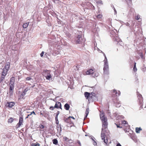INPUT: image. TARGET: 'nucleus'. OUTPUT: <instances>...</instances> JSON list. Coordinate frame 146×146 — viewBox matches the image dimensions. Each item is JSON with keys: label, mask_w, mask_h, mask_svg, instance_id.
<instances>
[{"label": "nucleus", "mask_w": 146, "mask_h": 146, "mask_svg": "<svg viewBox=\"0 0 146 146\" xmlns=\"http://www.w3.org/2000/svg\"><path fill=\"white\" fill-rule=\"evenodd\" d=\"M76 67L77 68L78 70H79V66L78 65H77L76 66Z\"/></svg>", "instance_id": "c03bdc74"}, {"label": "nucleus", "mask_w": 146, "mask_h": 146, "mask_svg": "<svg viewBox=\"0 0 146 146\" xmlns=\"http://www.w3.org/2000/svg\"><path fill=\"white\" fill-rule=\"evenodd\" d=\"M15 104L14 102H7L6 104L7 107L9 108H11Z\"/></svg>", "instance_id": "1a4fd4ad"}, {"label": "nucleus", "mask_w": 146, "mask_h": 146, "mask_svg": "<svg viewBox=\"0 0 146 146\" xmlns=\"http://www.w3.org/2000/svg\"><path fill=\"white\" fill-rule=\"evenodd\" d=\"M29 90L28 88H26L25 90H24V92H23V93H22V95H24L26 94V92Z\"/></svg>", "instance_id": "bb28decb"}, {"label": "nucleus", "mask_w": 146, "mask_h": 146, "mask_svg": "<svg viewBox=\"0 0 146 146\" xmlns=\"http://www.w3.org/2000/svg\"><path fill=\"white\" fill-rule=\"evenodd\" d=\"M116 146H121V144L119 143H117L116 145Z\"/></svg>", "instance_id": "a18cd8bd"}, {"label": "nucleus", "mask_w": 146, "mask_h": 146, "mask_svg": "<svg viewBox=\"0 0 146 146\" xmlns=\"http://www.w3.org/2000/svg\"><path fill=\"white\" fill-rule=\"evenodd\" d=\"M142 129L140 128L137 127L136 128L135 130L136 132L137 133H139L140 131Z\"/></svg>", "instance_id": "a878e982"}, {"label": "nucleus", "mask_w": 146, "mask_h": 146, "mask_svg": "<svg viewBox=\"0 0 146 146\" xmlns=\"http://www.w3.org/2000/svg\"><path fill=\"white\" fill-rule=\"evenodd\" d=\"M29 25V23H25L23 26V27L24 28H26L28 27Z\"/></svg>", "instance_id": "b1692460"}, {"label": "nucleus", "mask_w": 146, "mask_h": 146, "mask_svg": "<svg viewBox=\"0 0 146 146\" xmlns=\"http://www.w3.org/2000/svg\"><path fill=\"white\" fill-rule=\"evenodd\" d=\"M82 37L80 35H78L75 39V43L76 44H80L81 41Z\"/></svg>", "instance_id": "423d86ee"}, {"label": "nucleus", "mask_w": 146, "mask_h": 146, "mask_svg": "<svg viewBox=\"0 0 146 146\" xmlns=\"http://www.w3.org/2000/svg\"><path fill=\"white\" fill-rule=\"evenodd\" d=\"M136 63L135 62L134 65V67H133V70L135 72L137 71V69L136 68Z\"/></svg>", "instance_id": "393cba45"}, {"label": "nucleus", "mask_w": 146, "mask_h": 146, "mask_svg": "<svg viewBox=\"0 0 146 146\" xmlns=\"http://www.w3.org/2000/svg\"><path fill=\"white\" fill-rule=\"evenodd\" d=\"M54 106L55 108L57 109H62L61 104V103L60 102H56Z\"/></svg>", "instance_id": "6e6552de"}, {"label": "nucleus", "mask_w": 146, "mask_h": 146, "mask_svg": "<svg viewBox=\"0 0 146 146\" xmlns=\"http://www.w3.org/2000/svg\"><path fill=\"white\" fill-rule=\"evenodd\" d=\"M44 53V52H43V51L42 52H41V53L40 54L41 57H42L43 56Z\"/></svg>", "instance_id": "58836bf2"}, {"label": "nucleus", "mask_w": 146, "mask_h": 146, "mask_svg": "<svg viewBox=\"0 0 146 146\" xmlns=\"http://www.w3.org/2000/svg\"><path fill=\"white\" fill-rule=\"evenodd\" d=\"M93 73V70L92 69H90L89 70H87L86 72V74H90Z\"/></svg>", "instance_id": "f3484780"}, {"label": "nucleus", "mask_w": 146, "mask_h": 146, "mask_svg": "<svg viewBox=\"0 0 146 146\" xmlns=\"http://www.w3.org/2000/svg\"><path fill=\"white\" fill-rule=\"evenodd\" d=\"M104 65H107V64H108V61H107V58L106 56H105V59L104 60Z\"/></svg>", "instance_id": "aec40b11"}, {"label": "nucleus", "mask_w": 146, "mask_h": 146, "mask_svg": "<svg viewBox=\"0 0 146 146\" xmlns=\"http://www.w3.org/2000/svg\"><path fill=\"white\" fill-rule=\"evenodd\" d=\"M53 143L54 144L56 145L58 143L57 140L56 139H54L52 140Z\"/></svg>", "instance_id": "5701e85b"}, {"label": "nucleus", "mask_w": 146, "mask_h": 146, "mask_svg": "<svg viewBox=\"0 0 146 146\" xmlns=\"http://www.w3.org/2000/svg\"><path fill=\"white\" fill-rule=\"evenodd\" d=\"M31 115V113L30 114L28 115H27V116L26 117L25 119H26L28 118Z\"/></svg>", "instance_id": "37998d69"}, {"label": "nucleus", "mask_w": 146, "mask_h": 146, "mask_svg": "<svg viewBox=\"0 0 146 146\" xmlns=\"http://www.w3.org/2000/svg\"><path fill=\"white\" fill-rule=\"evenodd\" d=\"M98 4H102V1L101 0H99L96 2Z\"/></svg>", "instance_id": "c756f323"}, {"label": "nucleus", "mask_w": 146, "mask_h": 146, "mask_svg": "<svg viewBox=\"0 0 146 146\" xmlns=\"http://www.w3.org/2000/svg\"><path fill=\"white\" fill-rule=\"evenodd\" d=\"M31 114V115L33 114L34 115H36V113H35V112L34 111H32V112H31V113H30Z\"/></svg>", "instance_id": "79ce46f5"}, {"label": "nucleus", "mask_w": 146, "mask_h": 146, "mask_svg": "<svg viewBox=\"0 0 146 146\" xmlns=\"http://www.w3.org/2000/svg\"><path fill=\"white\" fill-rule=\"evenodd\" d=\"M135 19L137 20H138L139 19H141L140 16L139 15H138L136 16Z\"/></svg>", "instance_id": "7c9ffc66"}, {"label": "nucleus", "mask_w": 146, "mask_h": 146, "mask_svg": "<svg viewBox=\"0 0 146 146\" xmlns=\"http://www.w3.org/2000/svg\"><path fill=\"white\" fill-rule=\"evenodd\" d=\"M70 107L69 105L67 103H66L64 105V108L65 109L67 110H69Z\"/></svg>", "instance_id": "a211bd4d"}, {"label": "nucleus", "mask_w": 146, "mask_h": 146, "mask_svg": "<svg viewBox=\"0 0 146 146\" xmlns=\"http://www.w3.org/2000/svg\"><path fill=\"white\" fill-rule=\"evenodd\" d=\"M64 139L65 140H67L68 139V138L66 137H64Z\"/></svg>", "instance_id": "a19ab883"}, {"label": "nucleus", "mask_w": 146, "mask_h": 146, "mask_svg": "<svg viewBox=\"0 0 146 146\" xmlns=\"http://www.w3.org/2000/svg\"><path fill=\"white\" fill-rule=\"evenodd\" d=\"M127 122L125 121H122V123L123 124H126Z\"/></svg>", "instance_id": "ea45409f"}, {"label": "nucleus", "mask_w": 146, "mask_h": 146, "mask_svg": "<svg viewBox=\"0 0 146 146\" xmlns=\"http://www.w3.org/2000/svg\"><path fill=\"white\" fill-rule=\"evenodd\" d=\"M44 72L45 73V76L46 75H49V74H50L51 71L50 70H45L44 71Z\"/></svg>", "instance_id": "6ab92c4d"}, {"label": "nucleus", "mask_w": 146, "mask_h": 146, "mask_svg": "<svg viewBox=\"0 0 146 146\" xmlns=\"http://www.w3.org/2000/svg\"><path fill=\"white\" fill-rule=\"evenodd\" d=\"M10 66V63L9 62H8L7 64H6L5 66L3 69L7 70H9Z\"/></svg>", "instance_id": "ddd939ff"}, {"label": "nucleus", "mask_w": 146, "mask_h": 146, "mask_svg": "<svg viewBox=\"0 0 146 146\" xmlns=\"http://www.w3.org/2000/svg\"><path fill=\"white\" fill-rule=\"evenodd\" d=\"M103 70L104 74H109L108 64L104 65Z\"/></svg>", "instance_id": "39448f33"}, {"label": "nucleus", "mask_w": 146, "mask_h": 146, "mask_svg": "<svg viewBox=\"0 0 146 146\" xmlns=\"http://www.w3.org/2000/svg\"><path fill=\"white\" fill-rule=\"evenodd\" d=\"M39 127L43 129L44 128V126L42 124H40L39 125Z\"/></svg>", "instance_id": "e433bc0d"}, {"label": "nucleus", "mask_w": 146, "mask_h": 146, "mask_svg": "<svg viewBox=\"0 0 146 146\" xmlns=\"http://www.w3.org/2000/svg\"><path fill=\"white\" fill-rule=\"evenodd\" d=\"M59 112H59V111H58L57 112V113H56L57 114H58L59 115Z\"/></svg>", "instance_id": "de8ad7c7"}, {"label": "nucleus", "mask_w": 146, "mask_h": 146, "mask_svg": "<svg viewBox=\"0 0 146 146\" xmlns=\"http://www.w3.org/2000/svg\"><path fill=\"white\" fill-rule=\"evenodd\" d=\"M78 143L80 145V142H78Z\"/></svg>", "instance_id": "3c124183"}, {"label": "nucleus", "mask_w": 146, "mask_h": 146, "mask_svg": "<svg viewBox=\"0 0 146 146\" xmlns=\"http://www.w3.org/2000/svg\"><path fill=\"white\" fill-rule=\"evenodd\" d=\"M7 74H6L5 72H2L1 76H3V77H5L6 76Z\"/></svg>", "instance_id": "f704fd0d"}, {"label": "nucleus", "mask_w": 146, "mask_h": 146, "mask_svg": "<svg viewBox=\"0 0 146 146\" xmlns=\"http://www.w3.org/2000/svg\"><path fill=\"white\" fill-rule=\"evenodd\" d=\"M32 79V78L31 77H27L26 78V79L27 80H29Z\"/></svg>", "instance_id": "4c0bfd02"}, {"label": "nucleus", "mask_w": 146, "mask_h": 146, "mask_svg": "<svg viewBox=\"0 0 146 146\" xmlns=\"http://www.w3.org/2000/svg\"><path fill=\"white\" fill-rule=\"evenodd\" d=\"M40 145L39 143H33L32 144L31 146H40Z\"/></svg>", "instance_id": "cd10ccee"}, {"label": "nucleus", "mask_w": 146, "mask_h": 146, "mask_svg": "<svg viewBox=\"0 0 146 146\" xmlns=\"http://www.w3.org/2000/svg\"><path fill=\"white\" fill-rule=\"evenodd\" d=\"M138 80V79L137 78H136V80Z\"/></svg>", "instance_id": "8fccbe9b"}, {"label": "nucleus", "mask_w": 146, "mask_h": 146, "mask_svg": "<svg viewBox=\"0 0 146 146\" xmlns=\"http://www.w3.org/2000/svg\"><path fill=\"white\" fill-rule=\"evenodd\" d=\"M15 81V77H12L10 80V85H13L14 86V82Z\"/></svg>", "instance_id": "f8f14e48"}, {"label": "nucleus", "mask_w": 146, "mask_h": 146, "mask_svg": "<svg viewBox=\"0 0 146 146\" xmlns=\"http://www.w3.org/2000/svg\"><path fill=\"white\" fill-rule=\"evenodd\" d=\"M95 94L94 93H91L90 94V97H89L88 100H90L91 99H93L95 97Z\"/></svg>", "instance_id": "2eb2a0df"}, {"label": "nucleus", "mask_w": 146, "mask_h": 146, "mask_svg": "<svg viewBox=\"0 0 146 146\" xmlns=\"http://www.w3.org/2000/svg\"><path fill=\"white\" fill-rule=\"evenodd\" d=\"M55 120L56 121V123L57 124H58V117H55Z\"/></svg>", "instance_id": "473e14b6"}, {"label": "nucleus", "mask_w": 146, "mask_h": 146, "mask_svg": "<svg viewBox=\"0 0 146 146\" xmlns=\"http://www.w3.org/2000/svg\"><path fill=\"white\" fill-rule=\"evenodd\" d=\"M58 114H57L56 113V117H58Z\"/></svg>", "instance_id": "09e8293b"}, {"label": "nucleus", "mask_w": 146, "mask_h": 146, "mask_svg": "<svg viewBox=\"0 0 146 146\" xmlns=\"http://www.w3.org/2000/svg\"><path fill=\"white\" fill-rule=\"evenodd\" d=\"M117 126V127H120V128H121V127H120L117 124L116 125Z\"/></svg>", "instance_id": "49530a36"}, {"label": "nucleus", "mask_w": 146, "mask_h": 146, "mask_svg": "<svg viewBox=\"0 0 146 146\" xmlns=\"http://www.w3.org/2000/svg\"><path fill=\"white\" fill-rule=\"evenodd\" d=\"M74 118L72 116H70L68 118H65L64 119V120L65 122L72 124V125H74Z\"/></svg>", "instance_id": "f03ea898"}, {"label": "nucleus", "mask_w": 146, "mask_h": 146, "mask_svg": "<svg viewBox=\"0 0 146 146\" xmlns=\"http://www.w3.org/2000/svg\"><path fill=\"white\" fill-rule=\"evenodd\" d=\"M100 116L102 124L101 137L102 139L104 140V142L107 144L108 143V141L107 138L106 139H105L106 135L103 132V130L104 129H106L108 128V123L107 121V118L105 116V114L103 111L100 112Z\"/></svg>", "instance_id": "f257e3e1"}, {"label": "nucleus", "mask_w": 146, "mask_h": 146, "mask_svg": "<svg viewBox=\"0 0 146 146\" xmlns=\"http://www.w3.org/2000/svg\"><path fill=\"white\" fill-rule=\"evenodd\" d=\"M54 108H55L54 106L53 107V106H51L49 108L50 110H53Z\"/></svg>", "instance_id": "72a5a7b5"}, {"label": "nucleus", "mask_w": 146, "mask_h": 146, "mask_svg": "<svg viewBox=\"0 0 146 146\" xmlns=\"http://www.w3.org/2000/svg\"><path fill=\"white\" fill-rule=\"evenodd\" d=\"M137 97L139 100V104L140 105L139 110H141L143 108V98L142 95L139 94H137Z\"/></svg>", "instance_id": "7ed1b4c3"}, {"label": "nucleus", "mask_w": 146, "mask_h": 146, "mask_svg": "<svg viewBox=\"0 0 146 146\" xmlns=\"http://www.w3.org/2000/svg\"><path fill=\"white\" fill-rule=\"evenodd\" d=\"M23 117H20L19 118V123H17V128H18L20 127V126L23 124Z\"/></svg>", "instance_id": "9d476101"}, {"label": "nucleus", "mask_w": 146, "mask_h": 146, "mask_svg": "<svg viewBox=\"0 0 146 146\" xmlns=\"http://www.w3.org/2000/svg\"><path fill=\"white\" fill-rule=\"evenodd\" d=\"M90 93L87 92H85L84 95L85 98L87 99L88 100L89 97H90Z\"/></svg>", "instance_id": "4468645a"}, {"label": "nucleus", "mask_w": 146, "mask_h": 146, "mask_svg": "<svg viewBox=\"0 0 146 146\" xmlns=\"http://www.w3.org/2000/svg\"><path fill=\"white\" fill-rule=\"evenodd\" d=\"M120 92L119 91L117 92L115 90H113L111 95V97L116 98L117 96L120 95Z\"/></svg>", "instance_id": "20e7f679"}, {"label": "nucleus", "mask_w": 146, "mask_h": 146, "mask_svg": "<svg viewBox=\"0 0 146 146\" xmlns=\"http://www.w3.org/2000/svg\"><path fill=\"white\" fill-rule=\"evenodd\" d=\"M8 71V70H6L5 69H4L3 68V70L2 72H5L6 74H7V72Z\"/></svg>", "instance_id": "c9c22d12"}, {"label": "nucleus", "mask_w": 146, "mask_h": 146, "mask_svg": "<svg viewBox=\"0 0 146 146\" xmlns=\"http://www.w3.org/2000/svg\"><path fill=\"white\" fill-rule=\"evenodd\" d=\"M45 78L46 79L50 80H52V76L51 74H49V75H46L45 76Z\"/></svg>", "instance_id": "dca6fc26"}, {"label": "nucleus", "mask_w": 146, "mask_h": 146, "mask_svg": "<svg viewBox=\"0 0 146 146\" xmlns=\"http://www.w3.org/2000/svg\"><path fill=\"white\" fill-rule=\"evenodd\" d=\"M113 101L115 104H117V107H119L120 106L121 104L120 102L118 100L117 97L115 98H114L112 99Z\"/></svg>", "instance_id": "0eeeda50"}, {"label": "nucleus", "mask_w": 146, "mask_h": 146, "mask_svg": "<svg viewBox=\"0 0 146 146\" xmlns=\"http://www.w3.org/2000/svg\"><path fill=\"white\" fill-rule=\"evenodd\" d=\"M102 17V15H101V14H99L97 16V18L98 19H100V18H101Z\"/></svg>", "instance_id": "2f4dec72"}, {"label": "nucleus", "mask_w": 146, "mask_h": 146, "mask_svg": "<svg viewBox=\"0 0 146 146\" xmlns=\"http://www.w3.org/2000/svg\"><path fill=\"white\" fill-rule=\"evenodd\" d=\"M5 77H3V76H1V77L0 79V83H1L3 81V80L4 79Z\"/></svg>", "instance_id": "c85d7f7f"}, {"label": "nucleus", "mask_w": 146, "mask_h": 146, "mask_svg": "<svg viewBox=\"0 0 146 146\" xmlns=\"http://www.w3.org/2000/svg\"><path fill=\"white\" fill-rule=\"evenodd\" d=\"M14 89V86L13 85H9V93L10 96H11L13 94V90Z\"/></svg>", "instance_id": "9b49d317"}, {"label": "nucleus", "mask_w": 146, "mask_h": 146, "mask_svg": "<svg viewBox=\"0 0 146 146\" xmlns=\"http://www.w3.org/2000/svg\"><path fill=\"white\" fill-rule=\"evenodd\" d=\"M129 0V1L130 2H131V0Z\"/></svg>", "instance_id": "864d4df0"}, {"label": "nucleus", "mask_w": 146, "mask_h": 146, "mask_svg": "<svg viewBox=\"0 0 146 146\" xmlns=\"http://www.w3.org/2000/svg\"><path fill=\"white\" fill-rule=\"evenodd\" d=\"M14 120L13 118L12 117H10L8 119V123H11Z\"/></svg>", "instance_id": "412c9836"}, {"label": "nucleus", "mask_w": 146, "mask_h": 146, "mask_svg": "<svg viewBox=\"0 0 146 146\" xmlns=\"http://www.w3.org/2000/svg\"><path fill=\"white\" fill-rule=\"evenodd\" d=\"M40 115H42V113L41 112H40Z\"/></svg>", "instance_id": "603ef678"}, {"label": "nucleus", "mask_w": 146, "mask_h": 146, "mask_svg": "<svg viewBox=\"0 0 146 146\" xmlns=\"http://www.w3.org/2000/svg\"><path fill=\"white\" fill-rule=\"evenodd\" d=\"M89 113V108H87L86 109V111L85 112V114H86V115L85 116V118H86L87 117Z\"/></svg>", "instance_id": "4be33fe9"}]
</instances>
